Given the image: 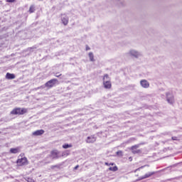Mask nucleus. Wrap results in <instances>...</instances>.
Listing matches in <instances>:
<instances>
[{
  "label": "nucleus",
  "mask_w": 182,
  "mask_h": 182,
  "mask_svg": "<svg viewBox=\"0 0 182 182\" xmlns=\"http://www.w3.org/2000/svg\"><path fill=\"white\" fill-rule=\"evenodd\" d=\"M26 113H28V109L15 107L11 111L10 114H12L13 116H22Z\"/></svg>",
  "instance_id": "1"
},
{
  "label": "nucleus",
  "mask_w": 182,
  "mask_h": 182,
  "mask_svg": "<svg viewBox=\"0 0 182 182\" xmlns=\"http://www.w3.org/2000/svg\"><path fill=\"white\" fill-rule=\"evenodd\" d=\"M29 162L28 161V158L25 156V154H21L18 156V159L16 160V164L18 167H23V166H27Z\"/></svg>",
  "instance_id": "2"
},
{
  "label": "nucleus",
  "mask_w": 182,
  "mask_h": 182,
  "mask_svg": "<svg viewBox=\"0 0 182 182\" xmlns=\"http://www.w3.org/2000/svg\"><path fill=\"white\" fill-rule=\"evenodd\" d=\"M103 85L105 89H112V82H110V77L107 74L103 76Z\"/></svg>",
  "instance_id": "3"
},
{
  "label": "nucleus",
  "mask_w": 182,
  "mask_h": 182,
  "mask_svg": "<svg viewBox=\"0 0 182 182\" xmlns=\"http://www.w3.org/2000/svg\"><path fill=\"white\" fill-rule=\"evenodd\" d=\"M58 82V79H51L48 80L47 82H46L45 86L46 87H48V89H52L56 85V82Z\"/></svg>",
  "instance_id": "4"
},
{
  "label": "nucleus",
  "mask_w": 182,
  "mask_h": 182,
  "mask_svg": "<svg viewBox=\"0 0 182 182\" xmlns=\"http://www.w3.org/2000/svg\"><path fill=\"white\" fill-rule=\"evenodd\" d=\"M140 147V144H136L131 146L130 150L133 154H140L141 149H138Z\"/></svg>",
  "instance_id": "5"
},
{
  "label": "nucleus",
  "mask_w": 182,
  "mask_h": 182,
  "mask_svg": "<svg viewBox=\"0 0 182 182\" xmlns=\"http://www.w3.org/2000/svg\"><path fill=\"white\" fill-rule=\"evenodd\" d=\"M156 174V172H149L144 175L143 176H139L136 181H141V180H144L146 178H149V177H151V176H154Z\"/></svg>",
  "instance_id": "6"
},
{
  "label": "nucleus",
  "mask_w": 182,
  "mask_h": 182,
  "mask_svg": "<svg viewBox=\"0 0 182 182\" xmlns=\"http://www.w3.org/2000/svg\"><path fill=\"white\" fill-rule=\"evenodd\" d=\"M50 157H52V159H59V151L57 149L51 151Z\"/></svg>",
  "instance_id": "7"
},
{
  "label": "nucleus",
  "mask_w": 182,
  "mask_h": 182,
  "mask_svg": "<svg viewBox=\"0 0 182 182\" xmlns=\"http://www.w3.org/2000/svg\"><path fill=\"white\" fill-rule=\"evenodd\" d=\"M140 85L144 89H147V88H149L150 87V83H149L146 80H141L140 81Z\"/></svg>",
  "instance_id": "8"
},
{
  "label": "nucleus",
  "mask_w": 182,
  "mask_h": 182,
  "mask_svg": "<svg viewBox=\"0 0 182 182\" xmlns=\"http://www.w3.org/2000/svg\"><path fill=\"white\" fill-rule=\"evenodd\" d=\"M95 141H96V136H95V135L87 136L86 140L87 143H95Z\"/></svg>",
  "instance_id": "9"
},
{
  "label": "nucleus",
  "mask_w": 182,
  "mask_h": 182,
  "mask_svg": "<svg viewBox=\"0 0 182 182\" xmlns=\"http://www.w3.org/2000/svg\"><path fill=\"white\" fill-rule=\"evenodd\" d=\"M43 133H45V130L39 129V130H36L34 132H33L32 135L33 136H42V134H43Z\"/></svg>",
  "instance_id": "10"
},
{
  "label": "nucleus",
  "mask_w": 182,
  "mask_h": 182,
  "mask_svg": "<svg viewBox=\"0 0 182 182\" xmlns=\"http://www.w3.org/2000/svg\"><path fill=\"white\" fill-rule=\"evenodd\" d=\"M19 151H21V149H19V147L10 149V153L11 154H16L17 153H19Z\"/></svg>",
  "instance_id": "11"
},
{
  "label": "nucleus",
  "mask_w": 182,
  "mask_h": 182,
  "mask_svg": "<svg viewBox=\"0 0 182 182\" xmlns=\"http://www.w3.org/2000/svg\"><path fill=\"white\" fill-rule=\"evenodd\" d=\"M15 77H16V76H15V74L7 73L6 75V79H8V80L15 79Z\"/></svg>",
  "instance_id": "12"
},
{
  "label": "nucleus",
  "mask_w": 182,
  "mask_h": 182,
  "mask_svg": "<svg viewBox=\"0 0 182 182\" xmlns=\"http://www.w3.org/2000/svg\"><path fill=\"white\" fill-rule=\"evenodd\" d=\"M61 21H62L63 25H65V26H66V25H68V23H69V18H68V17H63L61 18Z\"/></svg>",
  "instance_id": "13"
},
{
  "label": "nucleus",
  "mask_w": 182,
  "mask_h": 182,
  "mask_svg": "<svg viewBox=\"0 0 182 182\" xmlns=\"http://www.w3.org/2000/svg\"><path fill=\"white\" fill-rule=\"evenodd\" d=\"M88 56L91 62H95V55H93V53H89Z\"/></svg>",
  "instance_id": "14"
},
{
  "label": "nucleus",
  "mask_w": 182,
  "mask_h": 182,
  "mask_svg": "<svg viewBox=\"0 0 182 182\" xmlns=\"http://www.w3.org/2000/svg\"><path fill=\"white\" fill-rule=\"evenodd\" d=\"M36 9H35V6L31 5L29 8L28 12L30 14H33V12H35Z\"/></svg>",
  "instance_id": "15"
},
{
  "label": "nucleus",
  "mask_w": 182,
  "mask_h": 182,
  "mask_svg": "<svg viewBox=\"0 0 182 182\" xmlns=\"http://www.w3.org/2000/svg\"><path fill=\"white\" fill-rule=\"evenodd\" d=\"M70 147H73L72 144H64L63 145V149H70Z\"/></svg>",
  "instance_id": "16"
},
{
  "label": "nucleus",
  "mask_w": 182,
  "mask_h": 182,
  "mask_svg": "<svg viewBox=\"0 0 182 182\" xmlns=\"http://www.w3.org/2000/svg\"><path fill=\"white\" fill-rule=\"evenodd\" d=\"M69 154H70V152H69V151H65L62 153V157H68V156H69Z\"/></svg>",
  "instance_id": "17"
},
{
  "label": "nucleus",
  "mask_w": 182,
  "mask_h": 182,
  "mask_svg": "<svg viewBox=\"0 0 182 182\" xmlns=\"http://www.w3.org/2000/svg\"><path fill=\"white\" fill-rule=\"evenodd\" d=\"M109 171H117L118 168H117V166H115L113 167H109Z\"/></svg>",
  "instance_id": "18"
},
{
  "label": "nucleus",
  "mask_w": 182,
  "mask_h": 182,
  "mask_svg": "<svg viewBox=\"0 0 182 182\" xmlns=\"http://www.w3.org/2000/svg\"><path fill=\"white\" fill-rule=\"evenodd\" d=\"M168 103H171V105H173L174 103V98H171L167 100Z\"/></svg>",
  "instance_id": "19"
},
{
  "label": "nucleus",
  "mask_w": 182,
  "mask_h": 182,
  "mask_svg": "<svg viewBox=\"0 0 182 182\" xmlns=\"http://www.w3.org/2000/svg\"><path fill=\"white\" fill-rule=\"evenodd\" d=\"M60 168L59 165H54V166H51L52 170H53L55 168Z\"/></svg>",
  "instance_id": "20"
},
{
  "label": "nucleus",
  "mask_w": 182,
  "mask_h": 182,
  "mask_svg": "<svg viewBox=\"0 0 182 182\" xmlns=\"http://www.w3.org/2000/svg\"><path fill=\"white\" fill-rule=\"evenodd\" d=\"M55 76V77H60V76H62V74H59V73H56Z\"/></svg>",
  "instance_id": "21"
},
{
  "label": "nucleus",
  "mask_w": 182,
  "mask_h": 182,
  "mask_svg": "<svg viewBox=\"0 0 182 182\" xmlns=\"http://www.w3.org/2000/svg\"><path fill=\"white\" fill-rule=\"evenodd\" d=\"M114 164H109L107 162H105V166H113Z\"/></svg>",
  "instance_id": "22"
},
{
  "label": "nucleus",
  "mask_w": 182,
  "mask_h": 182,
  "mask_svg": "<svg viewBox=\"0 0 182 182\" xmlns=\"http://www.w3.org/2000/svg\"><path fill=\"white\" fill-rule=\"evenodd\" d=\"M16 0H6V2H15Z\"/></svg>",
  "instance_id": "23"
},
{
  "label": "nucleus",
  "mask_w": 182,
  "mask_h": 182,
  "mask_svg": "<svg viewBox=\"0 0 182 182\" xmlns=\"http://www.w3.org/2000/svg\"><path fill=\"white\" fill-rule=\"evenodd\" d=\"M86 50H90V47L88 46H86Z\"/></svg>",
  "instance_id": "24"
},
{
  "label": "nucleus",
  "mask_w": 182,
  "mask_h": 182,
  "mask_svg": "<svg viewBox=\"0 0 182 182\" xmlns=\"http://www.w3.org/2000/svg\"><path fill=\"white\" fill-rule=\"evenodd\" d=\"M129 161H133V157H132V156L129 157Z\"/></svg>",
  "instance_id": "25"
},
{
  "label": "nucleus",
  "mask_w": 182,
  "mask_h": 182,
  "mask_svg": "<svg viewBox=\"0 0 182 182\" xmlns=\"http://www.w3.org/2000/svg\"><path fill=\"white\" fill-rule=\"evenodd\" d=\"M77 168H79V165H77V166L74 168V170H77Z\"/></svg>",
  "instance_id": "26"
},
{
  "label": "nucleus",
  "mask_w": 182,
  "mask_h": 182,
  "mask_svg": "<svg viewBox=\"0 0 182 182\" xmlns=\"http://www.w3.org/2000/svg\"><path fill=\"white\" fill-rule=\"evenodd\" d=\"M172 140H177V137L176 136H173Z\"/></svg>",
  "instance_id": "27"
},
{
  "label": "nucleus",
  "mask_w": 182,
  "mask_h": 182,
  "mask_svg": "<svg viewBox=\"0 0 182 182\" xmlns=\"http://www.w3.org/2000/svg\"><path fill=\"white\" fill-rule=\"evenodd\" d=\"M122 154V151H119L117 152V154Z\"/></svg>",
  "instance_id": "28"
},
{
  "label": "nucleus",
  "mask_w": 182,
  "mask_h": 182,
  "mask_svg": "<svg viewBox=\"0 0 182 182\" xmlns=\"http://www.w3.org/2000/svg\"><path fill=\"white\" fill-rule=\"evenodd\" d=\"M143 167H144V166H141V167H140L139 168H138L136 170H140V168H143Z\"/></svg>",
  "instance_id": "29"
},
{
  "label": "nucleus",
  "mask_w": 182,
  "mask_h": 182,
  "mask_svg": "<svg viewBox=\"0 0 182 182\" xmlns=\"http://www.w3.org/2000/svg\"><path fill=\"white\" fill-rule=\"evenodd\" d=\"M132 55H133V51H131Z\"/></svg>",
  "instance_id": "30"
},
{
  "label": "nucleus",
  "mask_w": 182,
  "mask_h": 182,
  "mask_svg": "<svg viewBox=\"0 0 182 182\" xmlns=\"http://www.w3.org/2000/svg\"><path fill=\"white\" fill-rule=\"evenodd\" d=\"M135 55H137V53H136V52H135Z\"/></svg>",
  "instance_id": "31"
}]
</instances>
